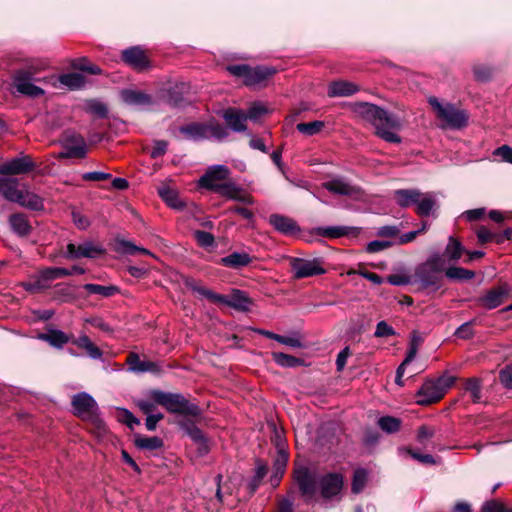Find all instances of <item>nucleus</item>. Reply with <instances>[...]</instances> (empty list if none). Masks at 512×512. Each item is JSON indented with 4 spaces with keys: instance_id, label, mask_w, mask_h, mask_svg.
Returning a JSON list of instances; mask_svg holds the SVG:
<instances>
[{
    "instance_id": "f257e3e1",
    "label": "nucleus",
    "mask_w": 512,
    "mask_h": 512,
    "mask_svg": "<svg viewBox=\"0 0 512 512\" xmlns=\"http://www.w3.org/2000/svg\"><path fill=\"white\" fill-rule=\"evenodd\" d=\"M351 110L362 120L374 126L376 135L389 143L400 144L402 139L391 130H400L401 119L398 115L389 113L382 107L368 102H356L351 105Z\"/></svg>"
},
{
    "instance_id": "f03ea898",
    "label": "nucleus",
    "mask_w": 512,
    "mask_h": 512,
    "mask_svg": "<svg viewBox=\"0 0 512 512\" xmlns=\"http://www.w3.org/2000/svg\"><path fill=\"white\" fill-rule=\"evenodd\" d=\"M154 401L170 414L202 416L203 410L190 394L153 389Z\"/></svg>"
},
{
    "instance_id": "7ed1b4c3",
    "label": "nucleus",
    "mask_w": 512,
    "mask_h": 512,
    "mask_svg": "<svg viewBox=\"0 0 512 512\" xmlns=\"http://www.w3.org/2000/svg\"><path fill=\"white\" fill-rule=\"evenodd\" d=\"M446 259L439 253H434L419 264L413 275V283H418L420 289L437 291L443 286Z\"/></svg>"
},
{
    "instance_id": "20e7f679",
    "label": "nucleus",
    "mask_w": 512,
    "mask_h": 512,
    "mask_svg": "<svg viewBox=\"0 0 512 512\" xmlns=\"http://www.w3.org/2000/svg\"><path fill=\"white\" fill-rule=\"evenodd\" d=\"M185 286L213 303L224 304L240 312L250 311V307L253 305V300L247 293L239 289H232L230 297H227L226 295L215 293L211 289L200 285L193 278L185 279Z\"/></svg>"
},
{
    "instance_id": "39448f33",
    "label": "nucleus",
    "mask_w": 512,
    "mask_h": 512,
    "mask_svg": "<svg viewBox=\"0 0 512 512\" xmlns=\"http://www.w3.org/2000/svg\"><path fill=\"white\" fill-rule=\"evenodd\" d=\"M48 67V63L43 60H33L25 67L18 69L13 74V85L16 90L23 95L31 98H38L44 94V90L33 82L40 81L38 74Z\"/></svg>"
},
{
    "instance_id": "423d86ee",
    "label": "nucleus",
    "mask_w": 512,
    "mask_h": 512,
    "mask_svg": "<svg viewBox=\"0 0 512 512\" xmlns=\"http://www.w3.org/2000/svg\"><path fill=\"white\" fill-rule=\"evenodd\" d=\"M179 132L187 140L199 142L208 139L223 141L229 136V131L223 124L219 123L214 117L206 122H191L179 127Z\"/></svg>"
},
{
    "instance_id": "0eeeda50",
    "label": "nucleus",
    "mask_w": 512,
    "mask_h": 512,
    "mask_svg": "<svg viewBox=\"0 0 512 512\" xmlns=\"http://www.w3.org/2000/svg\"><path fill=\"white\" fill-rule=\"evenodd\" d=\"M455 381V376L446 373L436 379L426 380L415 394L416 404L428 406L439 402L454 385Z\"/></svg>"
},
{
    "instance_id": "6e6552de",
    "label": "nucleus",
    "mask_w": 512,
    "mask_h": 512,
    "mask_svg": "<svg viewBox=\"0 0 512 512\" xmlns=\"http://www.w3.org/2000/svg\"><path fill=\"white\" fill-rule=\"evenodd\" d=\"M227 71L238 78H243L245 86L254 87L267 81L277 73V69L273 66L257 65L251 67L248 64L228 65Z\"/></svg>"
},
{
    "instance_id": "1a4fd4ad",
    "label": "nucleus",
    "mask_w": 512,
    "mask_h": 512,
    "mask_svg": "<svg viewBox=\"0 0 512 512\" xmlns=\"http://www.w3.org/2000/svg\"><path fill=\"white\" fill-rule=\"evenodd\" d=\"M293 479L304 502L310 503L319 487L317 473L306 466H299L294 468Z\"/></svg>"
},
{
    "instance_id": "9d476101",
    "label": "nucleus",
    "mask_w": 512,
    "mask_h": 512,
    "mask_svg": "<svg viewBox=\"0 0 512 512\" xmlns=\"http://www.w3.org/2000/svg\"><path fill=\"white\" fill-rule=\"evenodd\" d=\"M512 296V287L503 282L487 290L485 294L475 298V304L486 310H492L501 306L506 299Z\"/></svg>"
},
{
    "instance_id": "9b49d317",
    "label": "nucleus",
    "mask_w": 512,
    "mask_h": 512,
    "mask_svg": "<svg viewBox=\"0 0 512 512\" xmlns=\"http://www.w3.org/2000/svg\"><path fill=\"white\" fill-rule=\"evenodd\" d=\"M290 267L292 269L294 279H304L326 273L324 260L321 257H317L312 260L292 257L290 259Z\"/></svg>"
},
{
    "instance_id": "f8f14e48",
    "label": "nucleus",
    "mask_w": 512,
    "mask_h": 512,
    "mask_svg": "<svg viewBox=\"0 0 512 512\" xmlns=\"http://www.w3.org/2000/svg\"><path fill=\"white\" fill-rule=\"evenodd\" d=\"M179 428L196 444V456L202 458L209 454L211 445L209 439L195 424L192 418H180L177 421Z\"/></svg>"
},
{
    "instance_id": "ddd939ff",
    "label": "nucleus",
    "mask_w": 512,
    "mask_h": 512,
    "mask_svg": "<svg viewBox=\"0 0 512 512\" xmlns=\"http://www.w3.org/2000/svg\"><path fill=\"white\" fill-rule=\"evenodd\" d=\"M36 168L37 164L32 156L21 153L19 156L0 164V175L8 177L24 175L34 171Z\"/></svg>"
},
{
    "instance_id": "4468645a",
    "label": "nucleus",
    "mask_w": 512,
    "mask_h": 512,
    "mask_svg": "<svg viewBox=\"0 0 512 512\" xmlns=\"http://www.w3.org/2000/svg\"><path fill=\"white\" fill-rule=\"evenodd\" d=\"M121 61L137 72H143L151 67L146 50L141 46H132L121 52Z\"/></svg>"
},
{
    "instance_id": "2eb2a0df",
    "label": "nucleus",
    "mask_w": 512,
    "mask_h": 512,
    "mask_svg": "<svg viewBox=\"0 0 512 512\" xmlns=\"http://www.w3.org/2000/svg\"><path fill=\"white\" fill-rule=\"evenodd\" d=\"M105 254V249L99 245H94L90 241H86L79 245L68 243L66 246L65 258L69 260H77L82 257L95 259Z\"/></svg>"
},
{
    "instance_id": "dca6fc26",
    "label": "nucleus",
    "mask_w": 512,
    "mask_h": 512,
    "mask_svg": "<svg viewBox=\"0 0 512 512\" xmlns=\"http://www.w3.org/2000/svg\"><path fill=\"white\" fill-rule=\"evenodd\" d=\"M230 175L229 169L224 165H215L209 167L207 171L200 177L199 186L209 191H213L216 186L223 183Z\"/></svg>"
},
{
    "instance_id": "f3484780",
    "label": "nucleus",
    "mask_w": 512,
    "mask_h": 512,
    "mask_svg": "<svg viewBox=\"0 0 512 512\" xmlns=\"http://www.w3.org/2000/svg\"><path fill=\"white\" fill-rule=\"evenodd\" d=\"M438 118L444 120L448 127L459 130L468 125L469 115L465 110L458 109L453 104H447Z\"/></svg>"
},
{
    "instance_id": "a211bd4d",
    "label": "nucleus",
    "mask_w": 512,
    "mask_h": 512,
    "mask_svg": "<svg viewBox=\"0 0 512 512\" xmlns=\"http://www.w3.org/2000/svg\"><path fill=\"white\" fill-rule=\"evenodd\" d=\"M222 118L225 121L227 130L231 129L234 132H244L247 129L246 120L247 116L242 109L235 107H228L223 110Z\"/></svg>"
},
{
    "instance_id": "6ab92c4d",
    "label": "nucleus",
    "mask_w": 512,
    "mask_h": 512,
    "mask_svg": "<svg viewBox=\"0 0 512 512\" xmlns=\"http://www.w3.org/2000/svg\"><path fill=\"white\" fill-rule=\"evenodd\" d=\"M361 232L359 227L351 226H329V227H315L312 229L311 234L326 237L330 239H337L344 236L358 237Z\"/></svg>"
},
{
    "instance_id": "aec40b11",
    "label": "nucleus",
    "mask_w": 512,
    "mask_h": 512,
    "mask_svg": "<svg viewBox=\"0 0 512 512\" xmlns=\"http://www.w3.org/2000/svg\"><path fill=\"white\" fill-rule=\"evenodd\" d=\"M343 476L339 473H328L319 479V487L323 498L336 496L343 487Z\"/></svg>"
},
{
    "instance_id": "412c9836",
    "label": "nucleus",
    "mask_w": 512,
    "mask_h": 512,
    "mask_svg": "<svg viewBox=\"0 0 512 512\" xmlns=\"http://www.w3.org/2000/svg\"><path fill=\"white\" fill-rule=\"evenodd\" d=\"M126 363L129 365V370L134 373H146L158 375L162 374L163 369L161 366L154 361L142 360L140 356L135 352H130L127 356Z\"/></svg>"
},
{
    "instance_id": "4be33fe9",
    "label": "nucleus",
    "mask_w": 512,
    "mask_h": 512,
    "mask_svg": "<svg viewBox=\"0 0 512 512\" xmlns=\"http://www.w3.org/2000/svg\"><path fill=\"white\" fill-rule=\"evenodd\" d=\"M190 91V84L186 82H179L170 87L165 95L167 104L174 108L184 107L189 104L186 95Z\"/></svg>"
},
{
    "instance_id": "5701e85b",
    "label": "nucleus",
    "mask_w": 512,
    "mask_h": 512,
    "mask_svg": "<svg viewBox=\"0 0 512 512\" xmlns=\"http://www.w3.org/2000/svg\"><path fill=\"white\" fill-rule=\"evenodd\" d=\"M120 98L128 106L144 107L155 103L152 95L136 89H123L120 92Z\"/></svg>"
},
{
    "instance_id": "b1692460",
    "label": "nucleus",
    "mask_w": 512,
    "mask_h": 512,
    "mask_svg": "<svg viewBox=\"0 0 512 512\" xmlns=\"http://www.w3.org/2000/svg\"><path fill=\"white\" fill-rule=\"evenodd\" d=\"M269 223L274 227L275 230L284 235H294L300 232V227L297 222L285 215L271 214L269 216Z\"/></svg>"
},
{
    "instance_id": "393cba45",
    "label": "nucleus",
    "mask_w": 512,
    "mask_h": 512,
    "mask_svg": "<svg viewBox=\"0 0 512 512\" xmlns=\"http://www.w3.org/2000/svg\"><path fill=\"white\" fill-rule=\"evenodd\" d=\"M71 405L76 413H86L90 416H93L98 409L97 402L90 394L86 392H80L74 395L71 401Z\"/></svg>"
},
{
    "instance_id": "a878e982",
    "label": "nucleus",
    "mask_w": 512,
    "mask_h": 512,
    "mask_svg": "<svg viewBox=\"0 0 512 512\" xmlns=\"http://www.w3.org/2000/svg\"><path fill=\"white\" fill-rule=\"evenodd\" d=\"M323 188L332 194L342 196H357L360 193V188L349 184L342 178H333L322 184Z\"/></svg>"
},
{
    "instance_id": "bb28decb",
    "label": "nucleus",
    "mask_w": 512,
    "mask_h": 512,
    "mask_svg": "<svg viewBox=\"0 0 512 512\" xmlns=\"http://www.w3.org/2000/svg\"><path fill=\"white\" fill-rule=\"evenodd\" d=\"M19 180L13 177H0V195L7 201L16 203L21 199V191L18 189Z\"/></svg>"
},
{
    "instance_id": "cd10ccee",
    "label": "nucleus",
    "mask_w": 512,
    "mask_h": 512,
    "mask_svg": "<svg viewBox=\"0 0 512 512\" xmlns=\"http://www.w3.org/2000/svg\"><path fill=\"white\" fill-rule=\"evenodd\" d=\"M253 258L246 252H233L220 258L216 263L231 269H241L252 263Z\"/></svg>"
},
{
    "instance_id": "c85d7f7f",
    "label": "nucleus",
    "mask_w": 512,
    "mask_h": 512,
    "mask_svg": "<svg viewBox=\"0 0 512 512\" xmlns=\"http://www.w3.org/2000/svg\"><path fill=\"white\" fill-rule=\"evenodd\" d=\"M11 230L19 237H28L32 232V226L24 213H13L8 218Z\"/></svg>"
},
{
    "instance_id": "c756f323",
    "label": "nucleus",
    "mask_w": 512,
    "mask_h": 512,
    "mask_svg": "<svg viewBox=\"0 0 512 512\" xmlns=\"http://www.w3.org/2000/svg\"><path fill=\"white\" fill-rule=\"evenodd\" d=\"M359 91V87L354 83L338 80L333 81L328 87L329 97H348Z\"/></svg>"
},
{
    "instance_id": "7c9ffc66",
    "label": "nucleus",
    "mask_w": 512,
    "mask_h": 512,
    "mask_svg": "<svg viewBox=\"0 0 512 512\" xmlns=\"http://www.w3.org/2000/svg\"><path fill=\"white\" fill-rule=\"evenodd\" d=\"M465 252L466 249L462 243L455 237L450 236L443 254L440 255L446 259V263L457 262Z\"/></svg>"
},
{
    "instance_id": "2f4dec72",
    "label": "nucleus",
    "mask_w": 512,
    "mask_h": 512,
    "mask_svg": "<svg viewBox=\"0 0 512 512\" xmlns=\"http://www.w3.org/2000/svg\"><path fill=\"white\" fill-rule=\"evenodd\" d=\"M160 198L171 208L182 210L185 204L180 200L178 192L168 185L157 188Z\"/></svg>"
},
{
    "instance_id": "473e14b6",
    "label": "nucleus",
    "mask_w": 512,
    "mask_h": 512,
    "mask_svg": "<svg viewBox=\"0 0 512 512\" xmlns=\"http://www.w3.org/2000/svg\"><path fill=\"white\" fill-rule=\"evenodd\" d=\"M422 193L417 189H398L394 192V199L402 208H407L419 201Z\"/></svg>"
},
{
    "instance_id": "72a5a7b5",
    "label": "nucleus",
    "mask_w": 512,
    "mask_h": 512,
    "mask_svg": "<svg viewBox=\"0 0 512 512\" xmlns=\"http://www.w3.org/2000/svg\"><path fill=\"white\" fill-rule=\"evenodd\" d=\"M16 203L32 211H41L44 209L43 199L30 191H21V199L16 201Z\"/></svg>"
},
{
    "instance_id": "f704fd0d",
    "label": "nucleus",
    "mask_w": 512,
    "mask_h": 512,
    "mask_svg": "<svg viewBox=\"0 0 512 512\" xmlns=\"http://www.w3.org/2000/svg\"><path fill=\"white\" fill-rule=\"evenodd\" d=\"M114 250L117 253L124 255H135L137 253H141L144 255H152L149 250L142 247H138L133 242L125 239H120L118 237L115 239Z\"/></svg>"
},
{
    "instance_id": "c9c22d12",
    "label": "nucleus",
    "mask_w": 512,
    "mask_h": 512,
    "mask_svg": "<svg viewBox=\"0 0 512 512\" xmlns=\"http://www.w3.org/2000/svg\"><path fill=\"white\" fill-rule=\"evenodd\" d=\"M436 204V199L432 194L422 193V196L419 197V201L415 203V212L420 217H428L436 207Z\"/></svg>"
},
{
    "instance_id": "e433bc0d",
    "label": "nucleus",
    "mask_w": 512,
    "mask_h": 512,
    "mask_svg": "<svg viewBox=\"0 0 512 512\" xmlns=\"http://www.w3.org/2000/svg\"><path fill=\"white\" fill-rule=\"evenodd\" d=\"M40 339L48 342L55 348H62L70 341V337L58 329H49L46 333L40 335Z\"/></svg>"
},
{
    "instance_id": "4c0bfd02",
    "label": "nucleus",
    "mask_w": 512,
    "mask_h": 512,
    "mask_svg": "<svg viewBox=\"0 0 512 512\" xmlns=\"http://www.w3.org/2000/svg\"><path fill=\"white\" fill-rule=\"evenodd\" d=\"M444 275L452 281H468L475 277V272L473 270H469L463 267L458 266H450L447 267L445 265V272Z\"/></svg>"
},
{
    "instance_id": "58836bf2",
    "label": "nucleus",
    "mask_w": 512,
    "mask_h": 512,
    "mask_svg": "<svg viewBox=\"0 0 512 512\" xmlns=\"http://www.w3.org/2000/svg\"><path fill=\"white\" fill-rule=\"evenodd\" d=\"M268 427L271 430V442L275 445L277 450L286 449V440L284 437V428L275 421V418H270L267 421Z\"/></svg>"
},
{
    "instance_id": "ea45409f",
    "label": "nucleus",
    "mask_w": 512,
    "mask_h": 512,
    "mask_svg": "<svg viewBox=\"0 0 512 512\" xmlns=\"http://www.w3.org/2000/svg\"><path fill=\"white\" fill-rule=\"evenodd\" d=\"M83 289H85L88 294H97L104 298H110L120 292V288L116 285H99L93 283H87L83 285Z\"/></svg>"
},
{
    "instance_id": "a19ab883",
    "label": "nucleus",
    "mask_w": 512,
    "mask_h": 512,
    "mask_svg": "<svg viewBox=\"0 0 512 512\" xmlns=\"http://www.w3.org/2000/svg\"><path fill=\"white\" fill-rule=\"evenodd\" d=\"M71 67L90 75L102 74V69L98 65L92 63L87 57L73 59L71 61Z\"/></svg>"
},
{
    "instance_id": "79ce46f5",
    "label": "nucleus",
    "mask_w": 512,
    "mask_h": 512,
    "mask_svg": "<svg viewBox=\"0 0 512 512\" xmlns=\"http://www.w3.org/2000/svg\"><path fill=\"white\" fill-rule=\"evenodd\" d=\"M65 151L58 154L59 159L76 158L83 159L87 154V145L85 141L80 140L79 145H64Z\"/></svg>"
},
{
    "instance_id": "37998d69",
    "label": "nucleus",
    "mask_w": 512,
    "mask_h": 512,
    "mask_svg": "<svg viewBox=\"0 0 512 512\" xmlns=\"http://www.w3.org/2000/svg\"><path fill=\"white\" fill-rule=\"evenodd\" d=\"M134 444L137 448L146 450L161 449L164 446V442L161 438L157 436L144 437L140 434L135 435Z\"/></svg>"
},
{
    "instance_id": "c03bdc74",
    "label": "nucleus",
    "mask_w": 512,
    "mask_h": 512,
    "mask_svg": "<svg viewBox=\"0 0 512 512\" xmlns=\"http://www.w3.org/2000/svg\"><path fill=\"white\" fill-rule=\"evenodd\" d=\"M272 358L276 364L282 367H298L303 364V359L283 353V352H273Z\"/></svg>"
},
{
    "instance_id": "a18cd8bd",
    "label": "nucleus",
    "mask_w": 512,
    "mask_h": 512,
    "mask_svg": "<svg viewBox=\"0 0 512 512\" xmlns=\"http://www.w3.org/2000/svg\"><path fill=\"white\" fill-rule=\"evenodd\" d=\"M136 405L146 416H164L162 413L154 414L159 405L153 399V389L148 392L147 399L137 400Z\"/></svg>"
},
{
    "instance_id": "49530a36",
    "label": "nucleus",
    "mask_w": 512,
    "mask_h": 512,
    "mask_svg": "<svg viewBox=\"0 0 512 512\" xmlns=\"http://www.w3.org/2000/svg\"><path fill=\"white\" fill-rule=\"evenodd\" d=\"M482 380L480 378H469L465 381L464 390L470 394L474 403L481 401Z\"/></svg>"
},
{
    "instance_id": "de8ad7c7",
    "label": "nucleus",
    "mask_w": 512,
    "mask_h": 512,
    "mask_svg": "<svg viewBox=\"0 0 512 512\" xmlns=\"http://www.w3.org/2000/svg\"><path fill=\"white\" fill-rule=\"evenodd\" d=\"M212 192L236 201V198H238V194L239 192H242V189L233 182H223L216 186Z\"/></svg>"
},
{
    "instance_id": "09e8293b",
    "label": "nucleus",
    "mask_w": 512,
    "mask_h": 512,
    "mask_svg": "<svg viewBox=\"0 0 512 512\" xmlns=\"http://www.w3.org/2000/svg\"><path fill=\"white\" fill-rule=\"evenodd\" d=\"M380 433L376 428L365 427L362 435V444L369 450L372 451L380 440Z\"/></svg>"
},
{
    "instance_id": "8fccbe9b",
    "label": "nucleus",
    "mask_w": 512,
    "mask_h": 512,
    "mask_svg": "<svg viewBox=\"0 0 512 512\" xmlns=\"http://www.w3.org/2000/svg\"><path fill=\"white\" fill-rule=\"evenodd\" d=\"M59 81L70 89H79L85 84V77L75 72L66 73L60 76Z\"/></svg>"
},
{
    "instance_id": "3c124183",
    "label": "nucleus",
    "mask_w": 512,
    "mask_h": 512,
    "mask_svg": "<svg viewBox=\"0 0 512 512\" xmlns=\"http://www.w3.org/2000/svg\"><path fill=\"white\" fill-rule=\"evenodd\" d=\"M85 421L86 428L97 437H103L107 434V427L102 418H82Z\"/></svg>"
},
{
    "instance_id": "603ef678",
    "label": "nucleus",
    "mask_w": 512,
    "mask_h": 512,
    "mask_svg": "<svg viewBox=\"0 0 512 512\" xmlns=\"http://www.w3.org/2000/svg\"><path fill=\"white\" fill-rule=\"evenodd\" d=\"M40 272L43 280H46L47 283L61 277L72 275V271L62 267H47L42 269Z\"/></svg>"
},
{
    "instance_id": "864d4df0",
    "label": "nucleus",
    "mask_w": 512,
    "mask_h": 512,
    "mask_svg": "<svg viewBox=\"0 0 512 512\" xmlns=\"http://www.w3.org/2000/svg\"><path fill=\"white\" fill-rule=\"evenodd\" d=\"M268 468L265 463H263L261 460L256 461V469H255V475L249 482V489L251 493H254L257 488L259 487L261 481L267 474Z\"/></svg>"
},
{
    "instance_id": "5fc2aeb1",
    "label": "nucleus",
    "mask_w": 512,
    "mask_h": 512,
    "mask_svg": "<svg viewBox=\"0 0 512 512\" xmlns=\"http://www.w3.org/2000/svg\"><path fill=\"white\" fill-rule=\"evenodd\" d=\"M368 474L367 471L363 468H358L353 473L352 478V484H351V490L353 493L358 494L360 493L367 482Z\"/></svg>"
},
{
    "instance_id": "6e6d98bb",
    "label": "nucleus",
    "mask_w": 512,
    "mask_h": 512,
    "mask_svg": "<svg viewBox=\"0 0 512 512\" xmlns=\"http://www.w3.org/2000/svg\"><path fill=\"white\" fill-rule=\"evenodd\" d=\"M324 125L323 121L315 120L308 123H298L296 129L304 135L313 136L318 134L323 129Z\"/></svg>"
},
{
    "instance_id": "4d7b16f0",
    "label": "nucleus",
    "mask_w": 512,
    "mask_h": 512,
    "mask_svg": "<svg viewBox=\"0 0 512 512\" xmlns=\"http://www.w3.org/2000/svg\"><path fill=\"white\" fill-rule=\"evenodd\" d=\"M377 425L382 431L391 434L399 431L401 420L400 418H378Z\"/></svg>"
},
{
    "instance_id": "13d9d810",
    "label": "nucleus",
    "mask_w": 512,
    "mask_h": 512,
    "mask_svg": "<svg viewBox=\"0 0 512 512\" xmlns=\"http://www.w3.org/2000/svg\"><path fill=\"white\" fill-rule=\"evenodd\" d=\"M193 236L198 245L204 249H209L215 245V237L209 232L203 230H195Z\"/></svg>"
},
{
    "instance_id": "bf43d9fd",
    "label": "nucleus",
    "mask_w": 512,
    "mask_h": 512,
    "mask_svg": "<svg viewBox=\"0 0 512 512\" xmlns=\"http://www.w3.org/2000/svg\"><path fill=\"white\" fill-rule=\"evenodd\" d=\"M472 70L478 82H488L493 76V68L487 65L477 64L473 66Z\"/></svg>"
},
{
    "instance_id": "052dcab7",
    "label": "nucleus",
    "mask_w": 512,
    "mask_h": 512,
    "mask_svg": "<svg viewBox=\"0 0 512 512\" xmlns=\"http://www.w3.org/2000/svg\"><path fill=\"white\" fill-rule=\"evenodd\" d=\"M87 111L89 113L97 116L98 118H101V119L108 118V113H109L108 107L100 101H97V100L89 101Z\"/></svg>"
},
{
    "instance_id": "680f3d73",
    "label": "nucleus",
    "mask_w": 512,
    "mask_h": 512,
    "mask_svg": "<svg viewBox=\"0 0 512 512\" xmlns=\"http://www.w3.org/2000/svg\"><path fill=\"white\" fill-rule=\"evenodd\" d=\"M475 323H476V319H473V320L463 323L456 329L454 335L457 338L463 339V340H469V339L473 338V336L475 334L473 326Z\"/></svg>"
},
{
    "instance_id": "e2e57ef3",
    "label": "nucleus",
    "mask_w": 512,
    "mask_h": 512,
    "mask_svg": "<svg viewBox=\"0 0 512 512\" xmlns=\"http://www.w3.org/2000/svg\"><path fill=\"white\" fill-rule=\"evenodd\" d=\"M268 112L269 110L265 105L259 102H254L251 104V106L247 110V113L245 114L247 116V119L256 121L262 116L266 115Z\"/></svg>"
},
{
    "instance_id": "0e129e2a",
    "label": "nucleus",
    "mask_w": 512,
    "mask_h": 512,
    "mask_svg": "<svg viewBox=\"0 0 512 512\" xmlns=\"http://www.w3.org/2000/svg\"><path fill=\"white\" fill-rule=\"evenodd\" d=\"M54 298L62 302H69L74 299V294L69 286L59 283L55 286Z\"/></svg>"
},
{
    "instance_id": "69168bd1",
    "label": "nucleus",
    "mask_w": 512,
    "mask_h": 512,
    "mask_svg": "<svg viewBox=\"0 0 512 512\" xmlns=\"http://www.w3.org/2000/svg\"><path fill=\"white\" fill-rule=\"evenodd\" d=\"M498 379L505 389H512V362L500 369Z\"/></svg>"
},
{
    "instance_id": "338daca9",
    "label": "nucleus",
    "mask_w": 512,
    "mask_h": 512,
    "mask_svg": "<svg viewBox=\"0 0 512 512\" xmlns=\"http://www.w3.org/2000/svg\"><path fill=\"white\" fill-rule=\"evenodd\" d=\"M395 329L389 325L386 321H379L376 325V330L374 332V337L376 338H386L390 336H395Z\"/></svg>"
},
{
    "instance_id": "774afa93",
    "label": "nucleus",
    "mask_w": 512,
    "mask_h": 512,
    "mask_svg": "<svg viewBox=\"0 0 512 512\" xmlns=\"http://www.w3.org/2000/svg\"><path fill=\"white\" fill-rule=\"evenodd\" d=\"M480 512H512V508H507L497 500H489L483 504Z\"/></svg>"
}]
</instances>
